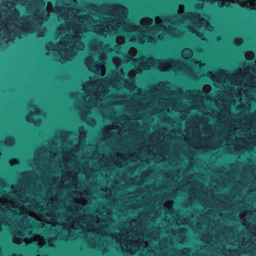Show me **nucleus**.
<instances>
[{
    "label": "nucleus",
    "instance_id": "nucleus-1",
    "mask_svg": "<svg viewBox=\"0 0 256 256\" xmlns=\"http://www.w3.org/2000/svg\"><path fill=\"white\" fill-rule=\"evenodd\" d=\"M66 42L63 40L60 41V44H63L64 46V50L62 49L60 52V60L62 62H64L70 59V50L69 48H72L73 47L77 50H82L84 47V44L79 41L77 37L66 36Z\"/></svg>",
    "mask_w": 256,
    "mask_h": 256
},
{
    "label": "nucleus",
    "instance_id": "nucleus-2",
    "mask_svg": "<svg viewBox=\"0 0 256 256\" xmlns=\"http://www.w3.org/2000/svg\"><path fill=\"white\" fill-rule=\"evenodd\" d=\"M178 64V62L172 60H162L158 62V68L161 71H166L170 70H174V65Z\"/></svg>",
    "mask_w": 256,
    "mask_h": 256
},
{
    "label": "nucleus",
    "instance_id": "nucleus-3",
    "mask_svg": "<svg viewBox=\"0 0 256 256\" xmlns=\"http://www.w3.org/2000/svg\"><path fill=\"white\" fill-rule=\"evenodd\" d=\"M198 22L196 20V26H198L200 28H204L210 30H211V26L207 20L203 18H200L199 16H198Z\"/></svg>",
    "mask_w": 256,
    "mask_h": 256
},
{
    "label": "nucleus",
    "instance_id": "nucleus-4",
    "mask_svg": "<svg viewBox=\"0 0 256 256\" xmlns=\"http://www.w3.org/2000/svg\"><path fill=\"white\" fill-rule=\"evenodd\" d=\"M192 55V52L188 48H184L182 50V56L184 58H190Z\"/></svg>",
    "mask_w": 256,
    "mask_h": 256
},
{
    "label": "nucleus",
    "instance_id": "nucleus-5",
    "mask_svg": "<svg viewBox=\"0 0 256 256\" xmlns=\"http://www.w3.org/2000/svg\"><path fill=\"white\" fill-rule=\"evenodd\" d=\"M152 19L148 18H146L141 20L140 24L142 26H146L152 23Z\"/></svg>",
    "mask_w": 256,
    "mask_h": 256
},
{
    "label": "nucleus",
    "instance_id": "nucleus-6",
    "mask_svg": "<svg viewBox=\"0 0 256 256\" xmlns=\"http://www.w3.org/2000/svg\"><path fill=\"white\" fill-rule=\"evenodd\" d=\"M130 245H131V244H127L126 246V248L128 250H130L131 252H133L134 251L136 250L137 248H138V249L140 248V246H136V248H133L132 247L130 246Z\"/></svg>",
    "mask_w": 256,
    "mask_h": 256
},
{
    "label": "nucleus",
    "instance_id": "nucleus-7",
    "mask_svg": "<svg viewBox=\"0 0 256 256\" xmlns=\"http://www.w3.org/2000/svg\"><path fill=\"white\" fill-rule=\"evenodd\" d=\"M164 33H167V32L168 33H170V34H171L173 36H176V34L173 32V30H170L169 28L167 29L166 27L164 28Z\"/></svg>",
    "mask_w": 256,
    "mask_h": 256
},
{
    "label": "nucleus",
    "instance_id": "nucleus-8",
    "mask_svg": "<svg viewBox=\"0 0 256 256\" xmlns=\"http://www.w3.org/2000/svg\"><path fill=\"white\" fill-rule=\"evenodd\" d=\"M53 47H54L53 44L51 42H49V43L47 44L46 45V48L48 50H52V49Z\"/></svg>",
    "mask_w": 256,
    "mask_h": 256
},
{
    "label": "nucleus",
    "instance_id": "nucleus-9",
    "mask_svg": "<svg viewBox=\"0 0 256 256\" xmlns=\"http://www.w3.org/2000/svg\"><path fill=\"white\" fill-rule=\"evenodd\" d=\"M18 162V161L16 159L13 158L10 160V164L12 165L15 164Z\"/></svg>",
    "mask_w": 256,
    "mask_h": 256
},
{
    "label": "nucleus",
    "instance_id": "nucleus-10",
    "mask_svg": "<svg viewBox=\"0 0 256 256\" xmlns=\"http://www.w3.org/2000/svg\"><path fill=\"white\" fill-rule=\"evenodd\" d=\"M184 6L182 5H180V6H179V10H178V12L180 14H181L183 10H184Z\"/></svg>",
    "mask_w": 256,
    "mask_h": 256
},
{
    "label": "nucleus",
    "instance_id": "nucleus-11",
    "mask_svg": "<svg viewBox=\"0 0 256 256\" xmlns=\"http://www.w3.org/2000/svg\"><path fill=\"white\" fill-rule=\"evenodd\" d=\"M26 118H27L28 121L30 122H32V120L28 116Z\"/></svg>",
    "mask_w": 256,
    "mask_h": 256
},
{
    "label": "nucleus",
    "instance_id": "nucleus-12",
    "mask_svg": "<svg viewBox=\"0 0 256 256\" xmlns=\"http://www.w3.org/2000/svg\"><path fill=\"white\" fill-rule=\"evenodd\" d=\"M250 58H252L254 56V54L252 52L250 53Z\"/></svg>",
    "mask_w": 256,
    "mask_h": 256
},
{
    "label": "nucleus",
    "instance_id": "nucleus-13",
    "mask_svg": "<svg viewBox=\"0 0 256 256\" xmlns=\"http://www.w3.org/2000/svg\"><path fill=\"white\" fill-rule=\"evenodd\" d=\"M120 244H121V247H122V249H124V248H123V246H122V242H120Z\"/></svg>",
    "mask_w": 256,
    "mask_h": 256
},
{
    "label": "nucleus",
    "instance_id": "nucleus-14",
    "mask_svg": "<svg viewBox=\"0 0 256 256\" xmlns=\"http://www.w3.org/2000/svg\"><path fill=\"white\" fill-rule=\"evenodd\" d=\"M96 32L98 33V34H102V32H100L96 31Z\"/></svg>",
    "mask_w": 256,
    "mask_h": 256
},
{
    "label": "nucleus",
    "instance_id": "nucleus-15",
    "mask_svg": "<svg viewBox=\"0 0 256 256\" xmlns=\"http://www.w3.org/2000/svg\"><path fill=\"white\" fill-rule=\"evenodd\" d=\"M38 112H37V111L36 112L35 114H38Z\"/></svg>",
    "mask_w": 256,
    "mask_h": 256
},
{
    "label": "nucleus",
    "instance_id": "nucleus-16",
    "mask_svg": "<svg viewBox=\"0 0 256 256\" xmlns=\"http://www.w3.org/2000/svg\"><path fill=\"white\" fill-rule=\"evenodd\" d=\"M97 66L98 68V67H100V64H98V65Z\"/></svg>",
    "mask_w": 256,
    "mask_h": 256
}]
</instances>
